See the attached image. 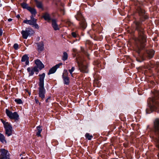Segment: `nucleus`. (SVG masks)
<instances>
[{
    "label": "nucleus",
    "instance_id": "cd10ccee",
    "mask_svg": "<svg viewBox=\"0 0 159 159\" xmlns=\"http://www.w3.org/2000/svg\"><path fill=\"white\" fill-rule=\"evenodd\" d=\"M85 136L87 139L89 140H91L93 138L92 135H90L88 133L86 134Z\"/></svg>",
    "mask_w": 159,
    "mask_h": 159
},
{
    "label": "nucleus",
    "instance_id": "1a4fd4ad",
    "mask_svg": "<svg viewBox=\"0 0 159 159\" xmlns=\"http://www.w3.org/2000/svg\"><path fill=\"white\" fill-rule=\"evenodd\" d=\"M1 154L0 155V159H7L8 158L9 153L8 151L4 149L0 150Z\"/></svg>",
    "mask_w": 159,
    "mask_h": 159
},
{
    "label": "nucleus",
    "instance_id": "c756f323",
    "mask_svg": "<svg viewBox=\"0 0 159 159\" xmlns=\"http://www.w3.org/2000/svg\"><path fill=\"white\" fill-rule=\"evenodd\" d=\"M35 16H34V15H32L30 16L31 20L35 22H36L37 19H35L34 18V17Z\"/></svg>",
    "mask_w": 159,
    "mask_h": 159
},
{
    "label": "nucleus",
    "instance_id": "f257e3e1",
    "mask_svg": "<svg viewBox=\"0 0 159 159\" xmlns=\"http://www.w3.org/2000/svg\"><path fill=\"white\" fill-rule=\"evenodd\" d=\"M148 103L150 111L147 109V113H150L153 111H159V101L157 100L155 98H150L148 100Z\"/></svg>",
    "mask_w": 159,
    "mask_h": 159
},
{
    "label": "nucleus",
    "instance_id": "de8ad7c7",
    "mask_svg": "<svg viewBox=\"0 0 159 159\" xmlns=\"http://www.w3.org/2000/svg\"><path fill=\"white\" fill-rule=\"evenodd\" d=\"M12 20V19H9L8 20V21H11Z\"/></svg>",
    "mask_w": 159,
    "mask_h": 159
},
{
    "label": "nucleus",
    "instance_id": "7c9ffc66",
    "mask_svg": "<svg viewBox=\"0 0 159 159\" xmlns=\"http://www.w3.org/2000/svg\"><path fill=\"white\" fill-rule=\"evenodd\" d=\"M21 5L23 8H25L27 9V7H28L27 6V5L26 3H22L21 4Z\"/></svg>",
    "mask_w": 159,
    "mask_h": 159
},
{
    "label": "nucleus",
    "instance_id": "7ed1b4c3",
    "mask_svg": "<svg viewBox=\"0 0 159 159\" xmlns=\"http://www.w3.org/2000/svg\"><path fill=\"white\" fill-rule=\"evenodd\" d=\"M76 61L80 71L83 73H87L88 70L87 66L83 63V57L80 56L79 57L76 58Z\"/></svg>",
    "mask_w": 159,
    "mask_h": 159
},
{
    "label": "nucleus",
    "instance_id": "f704fd0d",
    "mask_svg": "<svg viewBox=\"0 0 159 159\" xmlns=\"http://www.w3.org/2000/svg\"><path fill=\"white\" fill-rule=\"evenodd\" d=\"M18 45L17 43H16L14 44L13 47L16 50L18 48Z\"/></svg>",
    "mask_w": 159,
    "mask_h": 159
},
{
    "label": "nucleus",
    "instance_id": "2f4dec72",
    "mask_svg": "<svg viewBox=\"0 0 159 159\" xmlns=\"http://www.w3.org/2000/svg\"><path fill=\"white\" fill-rule=\"evenodd\" d=\"M15 101L18 104H20L22 103L21 100L20 99H16Z\"/></svg>",
    "mask_w": 159,
    "mask_h": 159
},
{
    "label": "nucleus",
    "instance_id": "6ab92c4d",
    "mask_svg": "<svg viewBox=\"0 0 159 159\" xmlns=\"http://www.w3.org/2000/svg\"><path fill=\"white\" fill-rule=\"evenodd\" d=\"M36 5L39 8H43V5L42 2L38 1L37 0H34Z\"/></svg>",
    "mask_w": 159,
    "mask_h": 159
},
{
    "label": "nucleus",
    "instance_id": "39448f33",
    "mask_svg": "<svg viewBox=\"0 0 159 159\" xmlns=\"http://www.w3.org/2000/svg\"><path fill=\"white\" fill-rule=\"evenodd\" d=\"M77 20H80V25L83 29L86 27V25L85 20L83 17L82 14L80 12H78L75 16Z\"/></svg>",
    "mask_w": 159,
    "mask_h": 159
},
{
    "label": "nucleus",
    "instance_id": "c03bdc74",
    "mask_svg": "<svg viewBox=\"0 0 159 159\" xmlns=\"http://www.w3.org/2000/svg\"><path fill=\"white\" fill-rule=\"evenodd\" d=\"M2 31L1 30H0V36L2 35Z\"/></svg>",
    "mask_w": 159,
    "mask_h": 159
},
{
    "label": "nucleus",
    "instance_id": "0eeeda50",
    "mask_svg": "<svg viewBox=\"0 0 159 159\" xmlns=\"http://www.w3.org/2000/svg\"><path fill=\"white\" fill-rule=\"evenodd\" d=\"M6 111L7 115L11 119H18L19 116L16 112L13 113L7 109H6Z\"/></svg>",
    "mask_w": 159,
    "mask_h": 159
},
{
    "label": "nucleus",
    "instance_id": "ea45409f",
    "mask_svg": "<svg viewBox=\"0 0 159 159\" xmlns=\"http://www.w3.org/2000/svg\"><path fill=\"white\" fill-rule=\"evenodd\" d=\"M141 57V60H139V59L137 58V61H139V62H141V61H143V60H144V59L143 58V57Z\"/></svg>",
    "mask_w": 159,
    "mask_h": 159
},
{
    "label": "nucleus",
    "instance_id": "4468645a",
    "mask_svg": "<svg viewBox=\"0 0 159 159\" xmlns=\"http://www.w3.org/2000/svg\"><path fill=\"white\" fill-rule=\"evenodd\" d=\"M37 50L39 52L42 51L44 49V44L43 42H40L37 43Z\"/></svg>",
    "mask_w": 159,
    "mask_h": 159
},
{
    "label": "nucleus",
    "instance_id": "c85d7f7f",
    "mask_svg": "<svg viewBox=\"0 0 159 159\" xmlns=\"http://www.w3.org/2000/svg\"><path fill=\"white\" fill-rule=\"evenodd\" d=\"M75 69V68L74 67H72L71 68V69H70L69 70V71L71 75V76H73V74L72 73L73 72L74 70Z\"/></svg>",
    "mask_w": 159,
    "mask_h": 159
},
{
    "label": "nucleus",
    "instance_id": "b1692460",
    "mask_svg": "<svg viewBox=\"0 0 159 159\" xmlns=\"http://www.w3.org/2000/svg\"><path fill=\"white\" fill-rule=\"evenodd\" d=\"M0 141L2 143L6 142L4 136L0 133Z\"/></svg>",
    "mask_w": 159,
    "mask_h": 159
},
{
    "label": "nucleus",
    "instance_id": "a878e982",
    "mask_svg": "<svg viewBox=\"0 0 159 159\" xmlns=\"http://www.w3.org/2000/svg\"><path fill=\"white\" fill-rule=\"evenodd\" d=\"M65 84H68L69 83V79L68 77L63 78Z\"/></svg>",
    "mask_w": 159,
    "mask_h": 159
},
{
    "label": "nucleus",
    "instance_id": "aec40b11",
    "mask_svg": "<svg viewBox=\"0 0 159 159\" xmlns=\"http://www.w3.org/2000/svg\"><path fill=\"white\" fill-rule=\"evenodd\" d=\"M43 17L45 20H47L48 22L51 20L49 14L47 13H45L44 14Z\"/></svg>",
    "mask_w": 159,
    "mask_h": 159
},
{
    "label": "nucleus",
    "instance_id": "e433bc0d",
    "mask_svg": "<svg viewBox=\"0 0 159 159\" xmlns=\"http://www.w3.org/2000/svg\"><path fill=\"white\" fill-rule=\"evenodd\" d=\"M38 67L36 66L34 67L32 69L34 71V72H37L38 71Z\"/></svg>",
    "mask_w": 159,
    "mask_h": 159
},
{
    "label": "nucleus",
    "instance_id": "f03ea898",
    "mask_svg": "<svg viewBox=\"0 0 159 159\" xmlns=\"http://www.w3.org/2000/svg\"><path fill=\"white\" fill-rule=\"evenodd\" d=\"M139 23L137 22L136 25L137 28L139 31V37L138 39V41L140 44V47H138L139 50L137 51L138 53H139V50L143 48L144 46V43L146 41V37L143 33V30H140L139 29Z\"/></svg>",
    "mask_w": 159,
    "mask_h": 159
},
{
    "label": "nucleus",
    "instance_id": "2eb2a0df",
    "mask_svg": "<svg viewBox=\"0 0 159 159\" xmlns=\"http://www.w3.org/2000/svg\"><path fill=\"white\" fill-rule=\"evenodd\" d=\"M35 63L37 67L40 70L44 68V66L41 61L39 60H37L35 61Z\"/></svg>",
    "mask_w": 159,
    "mask_h": 159
},
{
    "label": "nucleus",
    "instance_id": "412c9836",
    "mask_svg": "<svg viewBox=\"0 0 159 159\" xmlns=\"http://www.w3.org/2000/svg\"><path fill=\"white\" fill-rule=\"evenodd\" d=\"M147 54L148 57L149 58H152L154 54V51L152 50H151L148 51Z\"/></svg>",
    "mask_w": 159,
    "mask_h": 159
},
{
    "label": "nucleus",
    "instance_id": "473e14b6",
    "mask_svg": "<svg viewBox=\"0 0 159 159\" xmlns=\"http://www.w3.org/2000/svg\"><path fill=\"white\" fill-rule=\"evenodd\" d=\"M2 122L3 123L4 126H5L6 125H8L9 123L8 122H6L4 120H3L2 119L1 120Z\"/></svg>",
    "mask_w": 159,
    "mask_h": 159
},
{
    "label": "nucleus",
    "instance_id": "a211bd4d",
    "mask_svg": "<svg viewBox=\"0 0 159 159\" xmlns=\"http://www.w3.org/2000/svg\"><path fill=\"white\" fill-rule=\"evenodd\" d=\"M21 61L23 62L25 61L26 64V65H28L29 63V57L27 55H24L22 58Z\"/></svg>",
    "mask_w": 159,
    "mask_h": 159
},
{
    "label": "nucleus",
    "instance_id": "a18cd8bd",
    "mask_svg": "<svg viewBox=\"0 0 159 159\" xmlns=\"http://www.w3.org/2000/svg\"><path fill=\"white\" fill-rule=\"evenodd\" d=\"M50 97H48V98H47V99H46V102H48V100L50 99Z\"/></svg>",
    "mask_w": 159,
    "mask_h": 159
},
{
    "label": "nucleus",
    "instance_id": "f8f14e48",
    "mask_svg": "<svg viewBox=\"0 0 159 159\" xmlns=\"http://www.w3.org/2000/svg\"><path fill=\"white\" fill-rule=\"evenodd\" d=\"M52 25L54 29L55 30H59L60 29V26L57 24V20L56 19L52 20Z\"/></svg>",
    "mask_w": 159,
    "mask_h": 159
},
{
    "label": "nucleus",
    "instance_id": "f3484780",
    "mask_svg": "<svg viewBox=\"0 0 159 159\" xmlns=\"http://www.w3.org/2000/svg\"><path fill=\"white\" fill-rule=\"evenodd\" d=\"M27 9L30 12L32 15H34V16H35L37 12L35 9L30 7H27Z\"/></svg>",
    "mask_w": 159,
    "mask_h": 159
},
{
    "label": "nucleus",
    "instance_id": "9b49d317",
    "mask_svg": "<svg viewBox=\"0 0 159 159\" xmlns=\"http://www.w3.org/2000/svg\"><path fill=\"white\" fill-rule=\"evenodd\" d=\"M62 65V64L60 63L56 65V66L52 67L49 70V72L48 73V75H49L50 74L54 73L56 71L57 69L59 68V67Z\"/></svg>",
    "mask_w": 159,
    "mask_h": 159
},
{
    "label": "nucleus",
    "instance_id": "4c0bfd02",
    "mask_svg": "<svg viewBox=\"0 0 159 159\" xmlns=\"http://www.w3.org/2000/svg\"><path fill=\"white\" fill-rule=\"evenodd\" d=\"M35 100L36 103L37 104H39V105L40 106L41 105V103L39 102V100L36 98H35Z\"/></svg>",
    "mask_w": 159,
    "mask_h": 159
},
{
    "label": "nucleus",
    "instance_id": "393cba45",
    "mask_svg": "<svg viewBox=\"0 0 159 159\" xmlns=\"http://www.w3.org/2000/svg\"><path fill=\"white\" fill-rule=\"evenodd\" d=\"M68 72L67 70H64L62 75L63 78L68 77Z\"/></svg>",
    "mask_w": 159,
    "mask_h": 159
},
{
    "label": "nucleus",
    "instance_id": "9d476101",
    "mask_svg": "<svg viewBox=\"0 0 159 159\" xmlns=\"http://www.w3.org/2000/svg\"><path fill=\"white\" fill-rule=\"evenodd\" d=\"M6 130V134L8 136H10L12 134V128L10 124L9 123L8 125H6L4 126Z\"/></svg>",
    "mask_w": 159,
    "mask_h": 159
},
{
    "label": "nucleus",
    "instance_id": "58836bf2",
    "mask_svg": "<svg viewBox=\"0 0 159 159\" xmlns=\"http://www.w3.org/2000/svg\"><path fill=\"white\" fill-rule=\"evenodd\" d=\"M34 71L32 69L29 72L30 75H32L34 74Z\"/></svg>",
    "mask_w": 159,
    "mask_h": 159
},
{
    "label": "nucleus",
    "instance_id": "4be33fe9",
    "mask_svg": "<svg viewBox=\"0 0 159 159\" xmlns=\"http://www.w3.org/2000/svg\"><path fill=\"white\" fill-rule=\"evenodd\" d=\"M23 22L25 23L28 24L30 25H33L34 24L35 22L33 21V20H25L23 21Z\"/></svg>",
    "mask_w": 159,
    "mask_h": 159
},
{
    "label": "nucleus",
    "instance_id": "6e6552de",
    "mask_svg": "<svg viewBox=\"0 0 159 159\" xmlns=\"http://www.w3.org/2000/svg\"><path fill=\"white\" fill-rule=\"evenodd\" d=\"M46 91L44 86H39V98H41V101L44 100L45 98V94Z\"/></svg>",
    "mask_w": 159,
    "mask_h": 159
},
{
    "label": "nucleus",
    "instance_id": "dca6fc26",
    "mask_svg": "<svg viewBox=\"0 0 159 159\" xmlns=\"http://www.w3.org/2000/svg\"><path fill=\"white\" fill-rule=\"evenodd\" d=\"M138 12L140 16H143L145 19L147 18V16L145 15V11L143 9L141 8H139Z\"/></svg>",
    "mask_w": 159,
    "mask_h": 159
},
{
    "label": "nucleus",
    "instance_id": "5701e85b",
    "mask_svg": "<svg viewBox=\"0 0 159 159\" xmlns=\"http://www.w3.org/2000/svg\"><path fill=\"white\" fill-rule=\"evenodd\" d=\"M37 132L36 133V135L38 136H40V133L42 131V129L40 126H38L37 127Z\"/></svg>",
    "mask_w": 159,
    "mask_h": 159
},
{
    "label": "nucleus",
    "instance_id": "09e8293b",
    "mask_svg": "<svg viewBox=\"0 0 159 159\" xmlns=\"http://www.w3.org/2000/svg\"><path fill=\"white\" fill-rule=\"evenodd\" d=\"M95 25L94 24H92V26L93 27V26Z\"/></svg>",
    "mask_w": 159,
    "mask_h": 159
},
{
    "label": "nucleus",
    "instance_id": "72a5a7b5",
    "mask_svg": "<svg viewBox=\"0 0 159 159\" xmlns=\"http://www.w3.org/2000/svg\"><path fill=\"white\" fill-rule=\"evenodd\" d=\"M71 34L72 36L74 38H76L77 36V34L74 32H73L71 33Z\"/></svg>",
    "mask_w": 159,
    "mask_h": 159
},
{
    "label": "nucleus",
    "instance_id": "37998d69",
    "mask_svg": "<svg viewBox=\"0 0 159 159\" xmlns=\"http://www.w3.org/2000/svg\"><path fill=\"white\" fill-rule=\"evenodd\" d=\"M31 70L32 69H31V68L30 67L28 68L27 69L28 71L29 72H30Z\"/></svg>",
    "mask_w": 159,
    "mask_h": 159
},
{
    "label": "nucleus",
    "instance_id": "79ce46f5",
    "mask_svg": "<svg viewBox=\"0 0 159 159\" xmlns=\"http://www.w3.org/2000/svg\"><path fill=\"white\" fill-rule=\"evenodd\" d=\"M66 24L69 26H70L71 25V22L69 21H68L66 22Z\"/></svg>",
    "mask_w": 159,
    "mask_h": 159
},
{
    "label": "nucleus",
    "instance_id": "c9c22d12",
    "mask_svg": "<svg viewBox=\"0 0 159 159\" xmlns=\"http://www.w3.org/2000/svg\"><path fill=\"white\" fill-rule=\"evenodd\" d=\"M154 94L155 96H157L159 95V92L156 91L154 93Z\"/></svg>",
    "mask_w": 159,
    "mask_h": 159
},
{
    "label": "nucleus",
    "instance_id": "423d86ee",
    "mask_svg": "<svg viewBox=\"0 0 159 159\" xmlns=\"http://www.w3.org/2000/svg\"><path fill=\"white\" fill-rule=\"evenodd\" d=\"M154 128L155 132L158 136V139L157 140V146L159 148V119H156L154 122ZM159 157V154H158Z\"/></svg>",
    "mask_w": 159,
    "mask_h": 159
},
{
    "label": "nucleus",
    "instance_id": "49530a36",
    "mask_svg": "<svg viewBox=\"0 0 159 159\" xmlns=\"http://www.w3.org/2000/svg\"><path fill=\"white\" fill-rule=\"evenodd\" d=\"M16 17L17 18H20V16L19 15H17L16 16Z\"/></svg>",
    "mask_w": 159,
    "mask_h": 159
},
{
    "label": "nucleus",
    "instance_id": "a19ab883",
    "mask_svg": "<svg viewBox=\"0 0 159 159\" xmlns=\"http://www.w3.org/2000/svg\"><path fill=\"white\" fill-rule=\"evenodd\" d=\"M33 26H35V27L36 28H39V26L36 23V22H35L34 24L33 25Z\"/></svg>",
    "mask_w": 159,
    "mask_h": 159
},
{
    "label": "nucleus",
    "instance_id": "20e7f679",
    "mask_svg": "<svg viewBox=\"0 0 159 159\" xmlns=\"http://www.w3.org/2000/svg\"><path fill=\"white\" fill-rule=\"evenodd\" d=\"M34 33V31L30 28H26L25 30H22L21 32L22 37L24 39H27L28 36L33 35Z\"/></svg>",
    "mask_w": 159,
    "mask_h": 159
},
{
    "label": "nucleus",
    "instance_id": "bb28decb",
    "mask_svg": "<svg viewBox=\"0 0 159 159\" xmlns=\"http://www.w3.org/2000/svg\"><path fill=\"white\" fill-rule=\"evenodd\" d=\"M68 58V55L67 53L65 52L63 53V56L62 57V60L65 61Z\"/></svg>",
    "mask_w": 159,
    "mask_h": 159
},
{
    "label": "nucleus",
    "instance_id": "ddd939ff",
    "mask_svg": "<svg viewBox=\"0 0 159 159\" xmlns=\"http://www.w3.org/2000/svg\"><path fill=\"white\" fill-rule=\"evenodd\" d=\"M40 76L39 86H44V79L45 76V74L43 73L41 75H39Z\"/></svg>",
    "mask_w": 159,
    "mask_h": 159
}]
</instances>
